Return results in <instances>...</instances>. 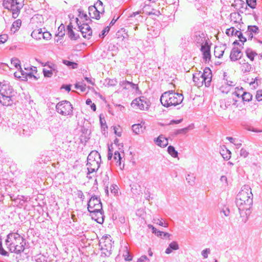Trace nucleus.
Wrapping results in <instances>:
<instances>
[{
	"label": "nucleus",
	"mask_w": 262,
	"mask_h": 262,
	"mask_svg": "<svg viewBox=\"0 0 262 262\" xmlns=\"http://www.w3.org/2000/svg\"><path fill=\"white\" fill-rule=\"evenodd\" d=\"M56 112L64 116L71 117L73 115V107L71 103L67 100L59 102L56 105Z\"/></svg>",
	"instance_id": "0eeeda50"
},
{
	"label": "nucleus",
	"mask_w": 262,
	"mask_h": 262,
	"mask_svg": "<svg viewBox=\"0 0 262 262\" xmlns=\"http://www.w3.org/2000/svg\"><path fill=\"white\" fill-rule=\"evenodd\" d=\"M221 154L222 155L224 159L228 160L231 158V152L229 150L226 149L225 150L223 149L221 152Z\"/></svg>",
	"instance_id": "473e14b6"
},
{
	"label": "nucleus",
	"mask_w": 262,
	"mask_h": 262,
	"mask_svg": "<svg viewBox=\"0 0 262 262\" xmlns=\"http://www.w3.org/2000/svg\"><path fill=\"white\" fill-rule=\"evenodd\" d=\"M235 3L236 5H240L242 8H243L244 6L245 5L244 1L243 0H235Z\"/></svg>",
	"instance_id": "774afa93"
},
{
	"label": "nucleus",
	"mask_w": 262,
	"mask_h": 262,
	"mask_svg": "<svg viewBox=\"0 0 262 262\" xmlns=\"http://www.w3.org/2000/svg\"><path fill=\"white\" fill-rule=\"evenodd\" d=\"M137 262H150V260L146 255H142L138 259Z\"/></svg>",
	"instance_id": "603ef678"
},
{
	"label": "nucleus",
	"mask_w": 262,
	"mask_h": 262,
	"mask_svg": "<svg viewBox=\"0 0 262 262\" xmlns=\"http://www.w3.org/2000/svg\"><path fill=\"white\" fill-rule=\"evenodd\" d=\"M258 28L256 26H249L248 29L245 32V35L248 38V39H252L253 37V34L258 33Z\"/></svg>",
	"instance_id": "dca6fc26"
},
{
	"label": "nucleus",
	"mask_w": 262,
	"mask_h": 262,
	"mask_svg": "<svg viewBox=\"0 0 262 262\" xmlns=\"http://www.w3.org/2000/svg\"><path fill=\"white\" fill-rule=\"evenodd\" d=\"M63 63L69 67H71L72 69H76L77 68L78 64L77 63L70 61L67 60H63Z\"/></svg>",
	"instance_id": "e433bc0d"
},
{
	"label": "nucleus",
	"mask_w": 262,
	"mask_h": 262,
	"mask_svg": "<svg viewBox=\"0 0 262 262\" xmlns=\"http://www.w3.org/2000/svg\"><path fill=\"white\" fill-rule=\"evenodd\" d=\"M154 142L158 146L161 147H165L168 144L167 139L163 135H161L158 138H155Z\"/></svg>",
	"instance_id": "2eb2a0df"
},
{
	"label": "nucleus",
	"mask_w": 262,
	"mask_h": 262,
	"mask_svg": "<svg viewBox=\"0 0 262 262\" xmlns=\"http://www.w3.org/2000/svg\"><path fill=\"white\" fill-rule=\"evenodd\" d=\"M242 56V52L236 48H233L231 51L230 58L232 61H236L240 59Z\"/></svg>",
	"instance_id": "f3484780"
},
{
	"label": "nucleus",
	"mask_w": 262,
	"mask_h": 262,
	"mask_svg": "<svg viewBox=\"0 0 262 262\" xmlns=\"http://www.w3.org/2000/svg\"><path fill=\"white\" fill-rule=\"evenodd\" d=\"M15 92L8 81L0 82V103L4 106H10L14 102Z\"/></svg>",
	"instance_id": "7ed1b4c3"
},
{
	"label": "nucleus",
	"mask_w": 262,
	"mask_h": 262,
	"mask_svg": "<svg viewBox=\"0 0 262 262\" xmlns=\"http://www.w3.org/2000/svg\"><path fill=\"white\" fill-rule=\"evenodd\" d=\"M125 82H130L126 81V80H124V81H120L119 83V84L121 87L123 88V89H125V90H129L130 84L125 83Z\"/></svg>",
	"instance_id": "c03bdc74"
},
{
	"label": "nucleus",
	"mask_w": 262,
	"mask_h": 262,
	"mask_svg": "<svg viewBox=\"0 0 262 262\" xmlns=\"http://www.w3.org/2000/svg\"><path fill=\"white\" fill-rule=\"evenodd\" d=\"M42 31L41 29L34 30L31 33V36L37 40L42 38Z\"/></svg>",
	"instance_id": "bb28decb"
},
{
	"label": "nucleus",
	"mask_w": 262,
	"mask_h": 262,
	"mask_svg": "<svg viewBox=\"0 0 262 262\" xmlns=\"http://www.w3.org/2000/svg\"><path fill=\"white\" fill-rule=\"evenodd\" d=\"M18 131L20 134L25 136H30L31 133L30 128L26 125H23L22 127L18 129Z\"/></svg>",
	"instance_id": "b1692460"
},
{
	"label": "nucleus",
	"mask_w": 262,
	"mask_h": 262,
	"mask_svg": "<svg viewBox=\"0 0 262 262\" xmlns=\"http://www.w3.org/2000/svg\"><path fill=\"white\" fill-rule=\"evenodd\" d=\"M68 35L71 39L72 40H76L77 38V37L76 36L74 32L73 31V29H71L68 32Z\"/></svg>",
	"instance_id": "de8ad7c7"
},
{
	"label": "nucleus",
	"mask_w": 262,
	"mask_h": 262,
	"mask_svg": "<svg viewBox=\"0 0 262 262\" xmlns=\"http://www.w3.org/2000/svg\"><path fill=\"white\" fill-rule=\"evenodd\" d=\"M8 36L6 35H0V43H4L7 40Z\"/></svg>",
	"instance_id": "680f3d73"
},
{
	"label": "nucleus",
	"mask_w": 262,
	"mask_h": 262,
	"mask_svg": "<svg viewBox=\"0 0 262 262\" xmlns=\"http://www.w3.org/2000/svg\"><path fill=\"white\" fill-rule=\"evenodd\" d=\"M79 16L81 18H85L86 20H87V15L86 14H85V13H84L81 10H79Z\"/></svg>",
	"instance_id": "0e129e2a"
},
{
	"label": "nucleus",
	"mask_w": 262,
	"mask_h": 262,
	"mask_svg": "<svg viewBox=\"0 0 262 262\" xmlns=\"http://www.w3.org/2000/svg\"><path fill=\"white\" fill-rule=\"evenodd\" d=\"M131 105L133 108H139L141 110H147L149 106V102L144 97H140L134 99Z\"/></svg>",
	"instance_id": "1a4fd4ad"
},
{
	"label": "nucleus",
	"mask_w": 262,
	"mask_h": 262,
	"mask_svg": "<svg viewBox=\"0 0 262 262\" xmlns=\"http://www.w3.org/2000/svg\"><path fill=\"white\" fill-rule=\"evenodd\" d=\"M256 98L258 101H262V90L257 91Z\"/></svg>",
	"instance_id": "4d7b16f0"
},
{
	"label": "nucleus",
	"mask_w": 262,
	"mask_h": 262,
	"mask_svg": "<svg viewBox=\"0 0 262 262\" xmlns=\"http://www.w3.org/2000/svg\"><path fill=\"white\" fill-rule=\"evenodd\" d=\"M5 243L11 252L17 254L24 252L25 248V240L17 233L12 232L8 234Z\"/></svg>",
	"instance_id": "f03ea898"
},
{
	"label": "nucleus",
	"mask_w": 262,
	"mask_h": 262,
	"mask_svg": "<svg viewBox=\"0 0 262 262\" xmlns=\"http://www.w3.org/2000/svg\"><path fill=\"white\" fill-rule=\"evenodd\" d=\"M246 4L252 9H254L256 6V0H246Z\"/></svg>",
	"instance_id": "58836bf2"
},
{
	"label": "nucleus",
	"mask_w": 262,
	"mask_h": 262,
	"mask_svg": "<svg viewBox=\"0 0 262 262\" xmlns=\"http://www.w3.org/2000/svg\"><path fill=\"white\" fill-rule=\"evenodd\" d=\"M235 29L234 27H231L230 28L227 29L226 31V33L228 36H232L234 35Z\"/></svg>",
	"instance_id": "8fccbe9b"
},
{
	"label": "nucleus",
	"mask_w": 262,
	"mask_h": 262,
	"mask_svg": "<svg viewBox=\"0 0 262 262\" xmlns=\"http://www.w3.org/2000/svg\"><path fill=\"white\" fill-rule=\"evenodd\" d=\"M239 63L242 65L241 68L243 72H250L251 70V65L248 62H245V60H242Z\"/></svg>",
	"instance_id": "a878e982"
},
{
	"label": "nucleus",
	"mask_w": 262,
	"mask_h": 262,
	"mask_svg": "<svg viewBox=\"0 0 262 262\" xmlns=\"http://www.w3.org/2000/svg\"><path fill=\"white\" fill-rule=\"evenodd\" d=\"M88 158L89 159L93 160L98 163H101V159L100 154L96 150L92 151L89 155Z\"/></svg>",
	"instance_id": "6ab92c4d"
},
{
	"label": "nucleus",
	"mask_w": 262,
	"mask_h": 262,
	"mask_svg": "<svg viewBox=\"0 0 262 262\" xmlns=\"http://www.w3.org/2000/svg\"><path fill=\"white\" fill-rule=\"evenodd\" d=\"M186 179L188 182V183L191 185L193 186L195 184V176L193 173H188L186 177Z\"/></svg>",
	"instance_id": "c85d7f7f"
},
{
	"label": "nucleus",
	"mask_w": 262,
	"mask_h": 262,
	"mask_svg": "<svg viewBox=\"0 0 262 262\" xmlns=\"http://www.w3.org/2000/svg\"><path fill=\"white\" fill-rule=\"evenodd\" d=\"M116 36L118 38H121L122 40L128 38V34L127 31L124 28H121L116 33Z\"/></svg>",
	"instance_id": "aec40b11"
},
{
	"label": "nucleus",
	"mask_w": 262,
	"mask_h": 262,
	"mask_svg": "<svg viewBox=\"0 0 262 262\" xmlns=\"http://www.w3.org/2000/svg\"><path fill=\"white\" fill-rule=\"evenodd\" d=\"M107 84L109 86H115L117 83V81L116 79H106Z\"/></svg>",
	"instance_id": "79ce46f5"
},
{
	"label": "nucleus",
	"mask_w": 262,
	"mask_h": 262,
	"mask_svg": "<svg viewBox=\"0 0 262 262\" xmlns=\"http://www.w3.org/2000/svg\"><path fill=\"white\" fill-rule=\"evenodd\" d=\"M78 28L84 38L89 39L92 36V30L88 24H83L79 26Z\"/></svg>",
	"instance_id": "f8f14e48"
},
{
	"label": "nucleus",
	"mask_w": 262,
	"mask_h": 262,
	"mask_svg": "<svg viewBox=\"0 0 262 262\" xmlns=\"http://www.w3.org/2000/svg\"><path fill=\"white\" fill-rule=\"evenodd\" d=\"M3 6L5 8L12 11V17L15 18L23 7V0H4Z\"/></svg>",
	"instance_id": "423d86ee"
},
{
	"label": "nucleus",
	"mask_w": 262,
	"mask_h": 262,
	"mask_svg": "<svg viewBox=\"0 0 262 262\" xmlns=\"http://www.w3.org/2000/svg\"><path fill=\"white\" fill-rule=\"evenodd\" d=\"M126 251L123 254V256L124 257V259L126 261H129L132 259V256L130 255L129 251L127 249V247H125Z\"/></svg>",
	"instance_id": "37998d69"
},
{
	"label": "nucleus",
	"mask_w": 262,
	"mask_h": 262,
	"mask_svg": "<svg viewBox=\"0 0 262 262\" xmlns=\"http://www.w3.org/2000/svg\"><path fill=\"white\" fill-rule=\"evenodd\" d=\"M184 99L182 94L176 93L171 90L163 93L161 97L160 101L162 105L166 107L176 106L181 104Z\"/></svg>",
	"instance_id": "20e7f679"
},
{
	"label": "nucleus",
	"mask_w": 262,
	"mask_h": 262,
	"mask_svg": "<svg viewBox=\"0 0 262 262\" xmlns=\"http://www.w3.org/2000/svg\"><path fill=\"white\" fill-rule=\"evenodd\" d=\"M239 155L241 157L246 158L248 156L249 152L246 149L243 148L240 150Z\"/></svg>",
	"instance_id": "49530a36"
},
{
	"label": "nucleus",
	"mask_w": 262,
	"mask_h": 262,
	"mask_svg": "<svg viewBox=\"0 0 262 262\" xmlns=\"http://www.w3.org/2000/svg\"><path fill=\"white\" fill-rule=\"evenodd\" d=\"M113 151L111 149L110 147L108 146V156H107V159L109 160H111L112 158H113Z\"/></svg>",
	"instance_id": "e2e57ef3"
},
{
	"label": "nucleus",
	"mask_w": 262,
	"mask_h": 262,
	"mask_svg": "<svg viewBox=\"0 0 262 262\" xmlns=\"http://www.w3.org/2000/svg\"><path fill=\"white\" fill-rule=\"evenodd\" d=\"M92 219L94 220L99 224H102L104 221V215L102 210L100 211H95L91 212Z\"/></svg>",
	"instance_id": "4468645a"
},
{
	"label": "nucleus",
	"mask_w": 262,
	"mask_h": 262,
	"mask_svg": "<svg viewBox=\"0 0 262 262\" xmlns=\"http://www.w3.org/2000/svg\"><path fill=\"white\" fill-rule=\"evenodd\" d=\"M154 221L155 223L158 224L159 225H160L161 226H163L165 227H168V224L164 222L162 220H160L157 219H154Z\"/></svg>",
	"instance_id": "ea45409f"
},
{
	"label": "nucleus",
	"mask_w": 262,
	"mask_h": 262,
	"mask_svg": "<svg viewBox=\"0 0 262 262\" xmlns=\"http://www.w3.org/2000/svg\"><path fill=\"white\" fill-rule=\"evenodd\" d=\"M89 14L90 16L92 18L96 19H99L100 18V13L98 9L93 6L89 7Z\"/></svg>",
	"instance_id": "a211bd4d"
},
{
	"label": "nucleus",
	"mask_w": 262,
	"mask_h": 262,
	"mask_svg": "<svg viewBox=\"0 0 262 262\" xmlns=\"http://www.w3.org/2000/svg\"><path fill=\"white\" fill-rule=\"evenodd\" d=\"M0 254L4 256H8V253L2 247V243L1 241H0Z\"/></svg>",
	"instance_id": "5fc2aeb1"
},
{
	"label": "nucleus",
	"mask_w": 262,
	"mask_h": 262,
	"mask_svg": "<svg viewBox=\"0 0 262 262\" xmlns=\"http://www.w3.org/2000/svg\"><path fill=\"white\" fill-rule=\"evenodd\" d=\"M101 244L102 243L100 242L99 246H101V256L106 257L110 256L112 251V244L111 242L108 240L107 241H105L102 245H101Z\"/></svg>",
	"instance_id": "9b49d317"
},
{
	"label": "nucleus",
	"mask_w": 262,
	"mask_h": 262,
	"mask_svg": "<svg viewBox=\"0 0 262 262\" xmlns=\"http://www.w3.org/2000/svg\"><path fill=\"white\" fill-rule=\"evenodd\" d=\"M210 253V250L209 248H206L202 251V255L204 258H207L208 256V254Z\"/></svg>",
	"instance_id": "09e8293b"
},
{
	"label": "nucleus",
	"mask_w": 262,
	"mask_h": 262,
	"mask_svg": "<svg viewBox=\"0 0 262 262\" xmlns=\"http://www.w3.org/2000/svg\"><path fill=\"white\" fill-rule=\"evenodd\" d=\"M246 54L247 57L251 61H253L254 57L257 54L255 52L253 51L251 49L248 48L246 50Z\"/></svg>",
	"instance_id": "c756f323"
},
{
	"label": "nucleus",
	"mask_w": 262,
	"mask_h": 262,
	"mask_svg": "<svg viewBox=\"0 0 262 262\" xmlns=\"http://www.w3.org/2000/svg\"><path fill=\"white\" fill-rule=\"evenodd\" d=\"M21 25V20L20 19H18L15 20L13 23L12 26L11 27V32H12L13 33H15L17 31H18L19 30Z\"/></svg>",
	"instance_id": "5701e85b"
},
{
	"label": "nucleus",
	"mask_w": 262,
	"mask_h": 262,
	"mask_svg": "<svg viewBox=\"0 0 262 262\" xmlns=\"http://www.w3.org/2000/svg\"><path fill=\"white\" fill-rule=\"evenodd\" d=\"M212 78V74L209 68H205L203 72L201 71L193 74V81L198 86H202L203 84L207 87L210 85Z\"/></svg>",
	"instance_id": "39448f33"
},
{
	"label": "nucleus",
	"mask_w": 262,
	"mask_h": 262,
	"mask_svg": "<svg viewBox=\"0 0 262 262\" xmlns=\"http://www.w3.org/2000/svg\"><path fill=\"white\" fill-rule=\"evenodd\" d=\"M221 212L223 213L225 216H228L230 214V210L228 208H226L225 209H222Z\"/></svg>",
	"instance_id": "69168bd1"
},
{
	"label": "nucleus",
	"mask_w": 262,
	"mask_h": 262,
	"mask_svg": "<svg viewBox=\"0 0 262 262\" xmlns=\"http://www.w3.org/2000/svg\"><path fill=\"white\" fill-rule=\"evenodd\" d=\"M100 164L101 163L93 161V160L89 159V158H87L86 166L88 169V176L91 173L97 171L100 167Z\"/></svg>",
	"instance_id": "9d476101"
},
{
	"label": "nucleus",
	"mask_w": 262,
	"mask_h": 262,
	"mask_svg": "<svg viewBox=\"0 0 262 262\" xmlns=\"http://www.w3.org/2000/svg\"><path fill=\"white\" fill-rule=\"evenodd\" d=\"M236 204L242 222L245 223L251 213L250 208L253 204V194L249 185L243 186L237 195Z\"/></svg>",
	"instance_id": "f257e3e1"
},
{
	"label": "nucleus",
	"mask_w": 262,
	"mask_h": 262,
	"mask_svg": "<svg viewBox=\"0 0 262 262\" xmlns=\"http://www.w3.org/2000/svg\"><path fill=\"white\" fill-rule=\"evenodd\" d=\"M167 151L173 158H177L178 156V152L172 146H169L167 148Z\"/></svg>",
	"instance_id": "2f4dec72"
},
{
	"label": "nucleus",
	"mask_w": 262,
	"mask_h": 262,
	"mask_svg": "<svg viewBox=\"0 0 262 262\" xmlns=\"http://www.w3.org/2000/svg\"><path fill=\"white\" fill-rule=\"evenodd\" d=\"M203 58L205 60V61H207L208 60H210L211 58L210 51L209 52L204 53Z\"/></svg>",
	"instance_id": "bf43d9fd"
},
{
	"label": "nucleus",
	"mask_w": 262,
	"mask_h": 262,
	"mask_svg": "<svg viewBox=\"0 0 262 262\" xmlns=\"http://www.w3.org/2000/svg\"><path fill=\"white\" fill-rule=\"evenodd\" d=\"M11 63L13 64L14 67L16 68H18L20 69V72L21 73L22 75H24L26 73L25 72L21 69L20 65V61L18 59L16 58H13L11 60Z\"/></svg>",
	"instance_id": "cd10ccee"
},
{
	"label": "nucleus",
	"mask_w": 262,
	"mask_h": 262,
	"mask_svg": "<svg viewBox=\"0 0 262 262\" xmlns=\"http://www.w3.org/2000/svg\"><path fill=\"white\" fill-rule=\"evenodd\" d=\"M201 46V51L203 53L209 52L210 51V46L208 45L207 42H206L204 44H203Z\"/></svg>",
	"instance_id": "4c0bfd02"
},
{
	"label": "nucleus",
	"mask_w": 262,
	"mask_h": 262,
	"mask_svg": "<svg viewBox=\"0 0 262 262\" xmlns=\"http://www.w3.org/2000/svg\"><path fill=\"white\" fill-rule=\"evenodd\" d=\"M76 195L78 198H80L82 201L84 199V195L81 190H78L76 192Z\"/></svg>",
	"instance_id": "6e6d98bb"
},
{
	"label": "nucleus",
	"mask_w": 262,
	"mask_h": 262,
	"mask_svg": "<svg viewBox=\"0 0 262 262\" xmlns=\"http://www.w3.org/2000/svg\"><path fill=\"white\" fill-rule=\"evenodd\" d=\"M234 35L236 36L239 39V41L243 43V45H244V42H246L247 40V38L243 35V33L240 31L236 30L234 33Z\"/></svg>",
	"instance_id": "f704fd0d"
},
{
	"label": "nucleus",
	"mask_w": 262,
	"mask_h": 262,
	"mask_svg": "<svg viewBox=\"0 0 262 262\" xmlns=\"http://www.w3.org/2000/svg\"><path fill=\"white\" fill-rule=\"evenodd\" d=\"M88 209L90 213L102 210V206L100 199L95 196H92L88 203Z\"/></svg>",
	"instance_id": "6e6552de"
},
{
	"label": "nucleus",
	"mask_w": 262,
	"mask_h": 262,
	"mask_svg": "<svg viewBox=\"0 0 262 262\" xmlns=\"http://www.w3.org/2000/svg\"><path fill=\"white\" fill-rule=\"evenodd\" d=\"M194 42L199 45H202L207 42L206 34L201 31H196L192 37Z\"/></svg>",
	"instance_id": "ddd939ff"
},
{
	"label": "nucleus",
	"mask_w": 262,
	"mask_h": 262,
	"mask_svg": "<svg viewBox=\"0 0 262 262\" xmlns=\"http://www.w3.org/2000/svg\"><path fill=\"white\" fill-rule=\"evenodd\" d=\"M98 9L100 14L104 12V8L103 7V3L100 1H98L93 6Z\"/></svg>",
	"instance_id": "c9c22d12"
},
{
	"label": "nucleus",
	"mask_w": 262,
	"mask_h": 262,
	"mask_svg": "<svg viewBox=\"0 0 262 262\" xmlns=\"http://www.w3.org/2000/svg\"><path fill=\"white\" fill-rule=\"evenodd\" d=\"M43 72L45 77H51L53 74L52 73V71L50 70H49L43 69Z\"/></svg>",
	"instance_id": "3c124183"
},
{
	"label": "nucleus",
	"mask_w": 262,
	"mask_h": 262,
	"mask_svg": "<svg viewBox=\"0 0 262 262\" xmlns=\"http://www.w3.org/2000/svg\"><path fill=\"white\" fill-rule=\"evenodd\" d=\"M220 180L222 183H224L226 185L228 184L227 178L226 176H222L220 178Z\"/></svg>",
	"instance_id": "338daca9"
},
{
	"label": "nucleus",
	"mask_w": 262,
	"mask_h": 262,
	"mask_svg": "<svg viewBox=\"0 0 262 262\" xmlns=\"http://www.w3.org/2000/svg\"><path fill=\"white\" fill-rule=\"evenodd\" d=\"M49 68H50V70L52 71L53 73H54L56 74L58 72L57 66L54 64L52 63L49 66Z\"/></svg>",
	"instance_id": "13d9d810"
},
{
	"label": "nucleus",
	"mask_w": 262,
	"mask_h": 262,
	"mask_svg": "<svg viewBox=\"0 0 262 262\" xmlns=\"http://www.w3.org/2000/svg\"><path fill=\"white\" fill-rule=\"evenodd\" d=\"M51 35L49 32H42V38L46 39L49 40L51 38Z\"/></svg>",
	"instance_id": "864d4df0"
},
{
	"label": "nucleus",
	"mask_w": 262,
	"mask_h": 262,
	"mask_svg": "<svg viewBox=\"0 0 262 262\" xmlns=\"http://www.w3.org/2000/svg\"><path fill=\"white\" fill-rule=\"evenodd\" d=\"M192 128H193V125H190L187 127L179 129L178 131V133H179V134L185 133L188 130L192 129Z\"/></svg>",
	"instance_id": "a18cd8bd"
},
{
	"label": "nucleus",
	"mask_w": 262,
	"mask_h": 262,
	"mask_svg": "<svg viewBox=\"0 0 262 262\" xmlns=\"http://www.w3.org/2000/svg\"><path fill=\"white\" fill-rule=\"evenodd\" d=\"M179 248V245L176 242H172L169 244L168 248L165 250V253L167 254L171 253L172 250H177Z\"/></svg>",
	"instance_id": "4be33fe9"
},
{
	"label": "nucleus",
	"mask_w": 262,
	"mask_h": 262,
	"mask_svg": "<svg viewBox=\"0 0 262 262\" xmlns=\"http://www.w3.org/2000/svg\"><path fill=\"white\" fill-rule=\"evenodd\" d=\"M111 191L112 193L116 194L118 192V189H117V186L115 185H111Z\"/></svg>",
	"instance_id": "052dcab7"
},
{
	"label": "nucleus",
	"mask_w": 262,
	"mask_h": 262,
	"mask_svg": "<svg viewBox=\"0 0 262 262\" xmlns=\"http://www.w3.org/2000/svg\"><path fill=\"white\" fill-rule=\"evenodd\" d=\"M224 53V49L221 47H216L214 49V55L219 58H221Z\"/></svg>",
	"instance_id": "7c9ffc66"
},
{
	"label": "nucleus",
	"mask_w": 262,
	"mask_h": 262,
	"mask_svg": "<svg viewBox=\"0 0 262 262\" xmlns=\"http://www.w3.org/2000/svg\"><path fill=\"white\" fill-rule=\"evenodd\" d=\"M110 30V27L109 26L106 27L101 32V33L99 34V37L101 38H104V36L108 33Z\"/></svg>",
	"instance_id": "a19ab883"
},
{
	"label": "nucleus",
	"mask_w": 262,
	"mask_h": 262,
	"mask_svg": "<svg viewBox=\"0 0 262 262\" xmlns=\"http://www.w3.org/2000/svg\"><path fill=\"white\" fill-rule=\"evenodd\" d=\"M113 160L116 162V165L120 167L121 169L124 167V164L122 167L121 166V160L122 157L121 156V154L120 151H115L113 156Z\"/></svg>",
	"instance_id": "412c9836"
},
{
	"label": "nucleus",
	"mask_w": 262,
	"mask_h": 262,
	"mask_svg": "<svg viewBox=\"0 0 262 262\" xmlns=\"http://www.w3.org/2000/svg\"><path fill=\"white\" fill-rule=\"evenodd\" d=\"M145 129L141 124H135L132 125V130L136 134H139L142 133Z\"/></svg>",
	"instance_id": "393cba45"
},
{
	"label": "nucleus",
	"mask_w": 262,
	"mask_h": 262,
	"mask_svg": "<svg viewBox=\"0 0 262 262\" xmlns=\"http://www.w3.org/2000/svg\"><path fill=\"white\" fill-rule=\"evenodd\" d=\"M241 97L243 101L247 102L251 101L252 98V95L248 92H243L241 95Z\"/></svg>",
	"instance_id": "72a5a7b5"
}]
</instances>
